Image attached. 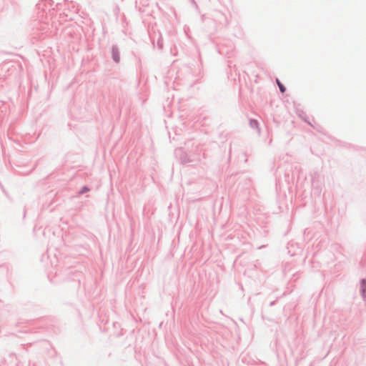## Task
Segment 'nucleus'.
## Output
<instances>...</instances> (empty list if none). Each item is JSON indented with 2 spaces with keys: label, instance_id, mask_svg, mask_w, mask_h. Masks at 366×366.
I'll return each instance as SVG.
<instances>
[{
  "label": "nucleus",
  "instance_id": "9d476101",
  "mask_svg": "<svg viewBox=\"0 0 366 366\" xmlns=\"http://www.w3.org/2000/svg\"><path fill=\"white\" fill-rule=\"evenodd\" d=\"M90 191V188L86 186V185H84L81 189L78 192V195L80 196L81 194H85L86 192H89Z\"/></svg>",
  "mask_w": 366,
  "mask_h": 366
},
{
  "label": "nucleus",
  "instance_id": "dca6fc26",
  "mask_svg": "<svg viewBox=\"0 0 366 366\" xmlns=\"http://www.w3.org/2000/svg\"><path fill=\"white\" fill-rule=\"evenodd\" d=\"M192 3H193L194 4H195L197 6V4L194 0H192Z\"/></svg>",
  "mask_w": 366,
  "mask_h": 366
},
{
  "label": "nucleus",
  "instance_id": "2eb2a0df",
  "mask_svg": "<svg viewBox=\"0 0 366 366\" xmlns=\"http://www.w3.org/2000/svg\"><path fill=\"white\" fill-rule=\"evenodd\" d=\"M204 18H205V15H204V14H203V15L202 16V21H204Z\"/></svg>",
  "mask_w": 366,
  "mask_h": 366
},
{
  "label": "nucleus",
  "instance_id": "20e7f679",
  "mask_svg": "<svg viewBox=\"0 0 366 366\" xmlns=\"http://www.w3.org/2000/svg\"><path fill=\"white\" fill-rule=\"evenodd\" d=\"M149 0H135V8L140 12H144V7L149 5Z\"/></svg>",
  "mask_w": 366,
  "mask_h": 366
},
{
  "label": "nucleus",
  "instance_id": "7ed1b4c3",
  "mask_svg": "<svg viewBox=\"0 0 366 366\" xmlns=\"http://www.w3.org/2000/svg\"><path fill=\"white\" fill-rule=\"evenodd\" d=\"M111 57L112 61L119 64L120 61V51L119 48L117 44H113L111 47Z\"/></svg>",
  "mask_w": 366,
  "mask_h": 366
},
{
  "label": "nucleus",
  "instance_id": "f03ea898",
  "mask_svg": "<svg viewBox=\"0 0 366 366\" xmlns=\"http://www.w3.org/2000/svg\"><path fill=\"white\" fill-rule=\"evenodd\" d=\"M213 19L218 26H227L229 21L226 15L219 10H216L212 14Z\"/></svg>",
  "mask_w": 366,
  "mask_h": 366
},
{
  "label": "nucleus",
  "instance_id": "6e6552de",
  "mask_svg": "<svg viewBox=\"0 0 366 366\" xmlns=\"http://www.w3.org/2000/svg\"><path fill=\"white\" fill-rule=\"evenodd\" d=\"M276 83L278 86L280 93L284 94L286 92L285 86L278 79H276Z\"/></svg>",
  "mask_w": 366,
  "mask_h": 366
},
{
  "label": "nucleus",
  "instance_id": "9b49d317",
  "mask_svg": "<svg viewBox=\"0 0 366 366\" xmlns=\"http://www.w3.org/2000/svg\"><path fill=\"white\" fill-rule=\"evenodd\" d=\"M310 177H311V180H312V187H315V179H316V178H318L319 174L317 172H315L311 174Z\"/></svg>",
  "mask_w": 366,
  "mask_h": 366
},
{
  "label": "nucleus",
  "instance_id": "f257e3e1",
  "mask_svg": "<svg viewBox=\"0 0 366 366\" xmlns=\"http://www.w3.org/2000/svg\"><path fill=\"white\" fill-rule=\"evenodd\" d=\"M179 152V160L182 164H195L200 162L202 157L205 158L203 147L191 140L186 143V151L180 149Z\"/></svg>",
  "mask_w": 366,
  "mask_h": 366
},
{
  "label": "nucleus",
  "instance_id": "0eeeda50",
  "mask_svg": "<svg viewBox=\"0 0 366 366\" xmlns=\"http://www.w3.org/2000/svg\"><path fill=\"white\" fill-rule=\"evenodd\" d=\"M249 126L252 128V129H257L258 130V132H259V122L255 119H250L249 120Z\"/></svg>",
  "mask_w": 366,
  "mask_h": 366
},
{
  "label": "nucleus",
  "instance_id": "423d86ee",
  "mask_svg": "<svg viewBox=\"0 0 366 366\" xmlns=\"http://www.w3.org/2000/svg\"><path fill=\"white\" fill-rule=\"evenodd\" d=\"M361 296L362 299L366 301V279L360 280V290Z\"/></svg>",
  "mask_w": 366,
  "mask_h": 366
},
{
  "label": "nucleus",
  "instance_id": "39448f33",
  "mask_svg": "<svg viewBox=\"0 0 366 366\" xmlns=\"http://www.w3.org/2000/svg\"><path fill=\"white\" fill-rule=\"evenodd\" d=\"M295 109L296 114H297V116L300 117L304 122H307L309 125L315 129V126H313L312 123L307 120V117L305 112L302 109H298L297 107H296Z\"/></svg>",
  "mask_w": 366,
  "mask_h": 366
},
{
  "label": "nucleus",
  "instance_id": "4468645a",
  "mask_svg": "<svg viewBox=\"0 0 366 366\" xmlns=\"http://www.w3.org/2000/svg\"><path fill=\"white\" fill-rule=\"evenodd\" d=\"M244 358H245V357H244V356H241V357H240V359H241L242 362H244Z\"/></svg>",
  "mask_w": 366,
  "mask_h": 366
},
{
  "label": "nucleus",
  "instance_id": "1a4fd4ad",
  "mask_svg": "<svg viewBox=\"0 0 366 366\" xmlns=\"http://www.w3.org/2000/svg\"><path fill=\"white\" fill-rule=\"evenodd\" d=\"M163 39H162V36L160 34H159V37L157 40V46L159 50H162L163 49Z\"/></svg>",
  "mask_w": 366,
  "mask_h": 366
},
{
  "label": "nucleus",
  "instance_id": "f8f14e48",
  "mask_svg": "<svg viewBox=\"0 0 366 366\" xmlns=\"http://www.w3.org/2000/svg\"><path fill=\"white\" fill-rule=\"evenodd\" d=\"M275 303H276V300L272 301V302L269 303V306H270V307H272V306H274V305H275Z\"/></svg>",
  "mask_w": 366,
  "mask_h": 366
},
{
  "label": "nucleus",
  "instance_id": "ddd939ff",
  "mask_svg": "<svg viewBox=\"0 0 366 366\" xmlns=\"http://www.w3.org/2000/svg\"><path fill=\"white\" fill-rule=\"evenodd\" d=\"M64 14L66 17H68L69 19H72V17H71V16H69L68 14H65V13H64Z\"/></svg>",
  "mask_w": 366,
  "mask_h": 366
}]
</instances>
